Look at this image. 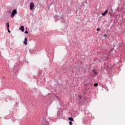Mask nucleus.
<instances>
[{"instance_id":"13","label":"nucleus","mask_w":125,"mask_h":125,"mask_svg":"<svg viewBox=\"0 0 125 125\" xmlns=\"http://www.w3.org/2000/svg\"><path fill=\"white\" fill-rule=\"evenodd\" d=\"M24 33H25V34H28V31H25V32H24Z\"/></svg>"},{"instance_id":"2","label":"nucleus","mask_w":125,"mask_h":125,"mask_svg":"<svg viewBox=\"0 0 125 125\" xmlns=\"http://www.w3.org/2000/svg\"><path fill=\"white\" fill-rule=\"evenodd\" d=\"M34 7H35V3H31L30 5V9L31 10H33L34 9Z\"/></svg>"},{"instance_id":"10","label":"nucleus","mask_w":125,"mask_h":125,"mask_svg":"<svg viewBox=\"0 0 125 125\" xmlns=\"http://www.w3.org/2000/svg\"><path fill=\"white\" fill-rule=\"evenodd\" d=\"M78 98H79V99H80V100L82 99V96L79 95V96H78Z\"/></svg>"},{"instance_id":"7","label":"nucleus","mask_w":125,"mask_h":125,"mask_svg":"<svg viewBox=\"0 0 125 125\" xmlns=\"http://www.w3.org/2000/svg\"><path fill=\"white\" fill-rule=\"evenodd\" d=\"M68 120H69V121H70L71 122H73V121H74V119L72 117L69 118Z\"/></svg>"},{"instance_id":"4","label":"nucleus","mask_w":125,"mask_h":125,"mask_svg":"<svg viewBox=\"0 0 125 125\" xmlns=\"http://www.w3.org/2000/svg\"><path fill=\"white\" fill-rule=\"evenodd\" d=\"M6 25H7V27L8 32V33H10V30H9V23H7L6 24Z\"/></svg>"},{"instance_id":"1","label":"nucleus","mask_w":125,"mask_h":125,"mask_svg":"<svg viewBox=\"0 0 125 125\" xmlns=\"http://www.w3.org/2000/svg\"><path fill=\"white\" fill-rule=\"evenodd\" d=\"M16 13H17V11L16 9L13 10L12 11V12L11 13L12 18H13V17H14V16H15V14H16Z\"/></svg>"},{"instance_id":"5","label":"nucleus","mask_w":125,"mask_h":125,"mask_svg":"<svg viewBox=\"0 0 125 125\" xmlns=\"http://www.w3.org/2000/svg\"><path fill=\"white\" fill-rule=\"evenodd\" d=\"M106 13H108V10H106L102 14L103 16H105L106 15Z\"/></svg>"},{"instance_id":"14","label":"nucleus","mask_w":125,"mask_h":125,"mask_svg":"<svg viewBox=\"0 0 125 125\" xmlns=\"http://www.w3.org/2000/svg\"><path fill=\"white\" fill-rule=\"evenodd\" d=\"M97 31H100V29L99 28H97Z\"/></svg>"},{"instance_id":"9","label":"nucleus","mask_w":125,"mask_h":125,"mask_svg":"<svg viewBox=\"0 0 125 125\" xmlns=\"http://www.w3.org/2000/svg\"><path fill=\"white\" fill-rule=\"evenodd\" d=\"M97 85H98V83H96L94 84V86H97Z\"/></svg>"},{"instance_id":"3","label":"nucleus","mask_w":125,"mask_h":125,"mask_svg":"<svg viewBox=\"0 0 125 125\" xmlns=\"http://www.w3.org/2000/svg\"><path fill=\"white\" fill-rule=\"evenodd\" d=\"M27 41H28V39H27L26 38H25V39H24V42H23V43H24L25 45H27Z\"/></svg>"},{"instance_id":"12","label":"nucleus","mask_w":125,"mask_h":125,"mask_svg":"<svg viewBox=\"0 0 125 125\" xmlns=\"http://www.w3.org/2000/svg\"><path fill=\"white\" fill-rule=\"evenodd\" d=\"M104 37H105V38H107V35H106V34H104Z\"/></svg>"},{"instance_id":"6","label":"nucleus","mask_w":125,"mask_h":125,"mask_svg":"<svg viewBox=\"0 0 125 125\" xmlns=\"http://www.w3.org/2000/svg\"><path fill=\"white\" fill-rule=\"evenodd\" d=\"M19 30H21V32H24V26H21Z\"/></svg>"},{"instance_id":"11","label":"nucleus","mask_w":125,"mask_h":125,"mask_svg":"<svg viewBox=\"0 0 125 125\" xmlns=\"http://www.w3.org/2000/svg\"><path fill=\"white\" fill-rule=\"evenodd\" d=\"M73 124V123L72 122H69V125H72Z\"/></svg>"},{"instance_id":"8","label":"nucleus","mask_w":125,"mask_h":125,"mask_svg":"<svg viewBox=\"0 0 125 125\" xmlns=\"http://www.w3.org/2000/svg\"><path fill=\"white\" fill-rule=\"evenodd\" d=\"M93 72L94 75H97V72H96V71H95V70L93 69Z\"/></svg>"}]
</instances>
